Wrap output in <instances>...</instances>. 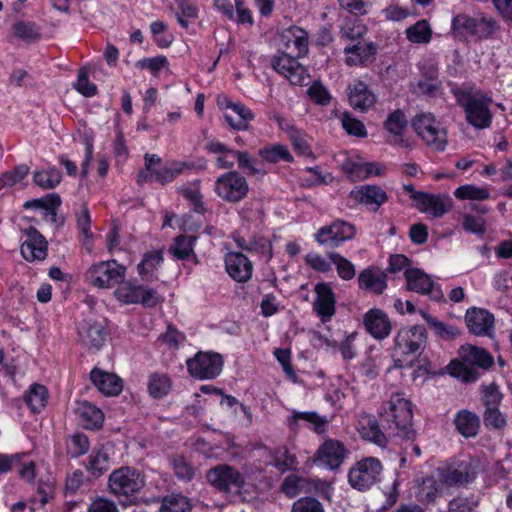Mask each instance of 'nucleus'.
Returning a JSON list of instances; mask_svg holds the SVG:
<instances>
[{"label":"nucleus","instance_id":"obj_61","mask_svg":"<svg viewBox=\"0 0 512 512\" xmlns=\"http://www.w3.org/2000/svg\"><path fill=\"white\" fill-rule=\"evenodd\" d=\"M144 161L145 167L137 175V183L139 185L155 181L152 177V167L159 166L162 163V159L158 155L149 153L144 155Z\"/></svg>","mask_w":512,"mask_h":512},{"label":"nucleus","instance_id":"obj_46","mask_svg":"<svg viewBox=\"0 0 512 512\" xmlns=\"http://www.w3.org/2000/svg\"><path fill=\"white\" fill-rule=\"evenodd\" d=\"M62 179L61 172L51 167L47 170L36 171L33 175L34 183L43 189H53L60 184Z\"/></svg>","mask_w":512,"mask_h":512},{"label":"nucleus","instance_id":"obj_18","mask_svg":"<svg viewBox=\"0 0 512 512\" xmlns=\"http://www.w3.org/2000/svg\"><path fill=\"white\" fill-rule=\"evenodd\" d=\"M26 240L21 244L22 257L28 262L43 261L48 255V242L34 227L25 230Z\"/></svg>","mask_w":512,"mask_h":512},{"label":"nucleus","instance_id":"obj_50","mask_svg":"<svg viewBox=\"0 0 512 512\" xmlns=\"http://www.w3.org/2000/svg\"><path fill=\"white\" fill-rule=\"evenodd\" d=\"M171 389V380L165 374L154 373L150 376L148 382V391L154 398L166 396Z\"/></svg>","mask_w":512,"mask_h":512},{"label":"nucleus","instance_id":"obj_33","mask_svg":"<svg viewBox=\"0 0 512 512\" xmlns=\"http://www.w3.org/2000/svg\"><path fill=\"white\" fill-rule=\"evenodd\" d=\"M358 283L361 289L380 295L387 288V276L382 271L367 268L360 272Z\"/></svg>","mask_w":512,"mask_h":512},{"label":"nucleus","instance_id":"obj_52","mask_svg":"<svg viewBox=\"0 0 512 512\" xmlns=\"http://www.w3.org/2000/svg\"><path fill=\"white\" fill-rule=\"evenodd\" d=\"M328 257L336 266L337 273L341 279L348 281L355 277V266L347 258L337 252L328 253Z\"/></svg>","mask_w":512,"mask_h":512},{"label":"nucleus","instance_id":"obj_38","mask_svg":"<svg viewBox=\"0 0 512 512\" xmlns=\"http://www.w3.org/2000/svg\"><path fill=\"white\" fill-rule=\"evenodd\" d=\"M196 240V236L179 235L174 239L173 244L169 248V252L177 260L192 259L197 263V255L194 252Z\"/></svg>","mask_w":512,"mask_h":512},{"label":"nucleus","instance_id":"obj_58","mask_svg":"<svg viewBox=\"0 0 512 512\" xmlns=\"http://www.w3.org/2000/svg\"><path fill=\"white\" fill-rule=\"evenodd\" d=\"M478 499L474 496L459 495L448 503V512H477Z\"/></svg>","mask_w":512,"mask_h":512},{"label":"nucleus","instance_id":"obj_29","mask_svg":"<svg viewBox=\"0 0 512 512\" xmlns=\"http://www.w3.org/2000/svg\"><path fill=\"white\" fill-rule=\"evenodd\" d=\"M356 201L371 206L374 211L388 200L386 192L376 185H362L353 189L350 193Z\"/></svg>","mask_w":512,"mask_h":512},{"label":"nucleus","instance_id":"obj_28","mask_svg":"<svg viewBox=\"0 0 512 512\" xmlns=\"http://www.w3.org/2000/svg\"><path fill=\"white\" fill-rule=\"evenodd\" d=\"M346 64L349 66L367 65L375 60L377 47L372 42H357L344 48Z\"/></svg>","mask_w":512,"mask_h":512},{"label":"nucleus","instance_id":"obj_64","mask_svg":"<svg viewBox=\"0 0 512 512\" xmlns=\"http://www.w3.org/2000/svg\"><path fill=\"white\" fill-rule=\"evenodd\" d=\"M291 512H324V508L317 499L303 497L293 503Z\"/></svg>","mask_w":512,"mask_h":512},{"label":"nucleus","instance_id":"obj_44","mask_svg":"<svg viewBox=\"0 0 512 512\" xmlns=\"http://www.w3.org/2000/svg\"><path fill=\"white\" fill-rule=\"evenodd\" d=\"M190 500L181 494H170L161 501L159 512H191Z\"/></svg>","mask_w":512,"mask_h":512},{"label":"nucleus","instance_id":"obj_54","mask_svg":"<svg viewBox=\"0 0 512 512\" xmlns=\"http://www.w3.org/2000/svg\"><path fill=\"white\" fill-rule=\"evenodd\" d=\"M179 12L176 13L178 23L183 28L189 27V19H196L198 16L197 7L193 0H175Z\"/></svg>","mask_w":512,"mask_h":512},{"label":"nucleus","instance_id":"obj_9","mask_svg":"<svg viewBox=\"0 0 512 512\" xmlns=\"http://www.w3.org/2000/svg\"><path fill=\"white\" fill-rule=\"evenodd\" d=\"M427 342V332L424 326L414 325L404 327L395 337L394 352L401 356L420 355Z\"/></svg>","mask_w":512,"mask_h":512},{"label":"nucleus","instance_id":"obj_25","mask_svg":"<svg viewBox=\"0 0 512 512\" xmlns=\"http://www.w3.org/2000/svg\"><path fill=\"white\" fill-rule=\"evenodd\" d=\"M80 341L88 349L99 350L105 343L107 332L105 327L93 320H84L78 327Z\"/></svg>","mask_w":512,"mask_h":512},{"label":"nucleus","instance_id":"obj_49","mask_svg":"<svg viewBox=\"0 0 512 512\" xmlns=\"http://www.w3.org/2000/svg\"><path fill=\"white\" fill-rule=\"evenodd\" d=\"M406 36L412 43H428L432 37V30L426 20H419L406 29Z\"/></svg>","mask_w":512,"mask_h":512},{"label":"nucleus","instance_id":"obj_30","mask_svg":"<svg viewBox=\"0 0 512 512\" xmlns=\"http://www.w3.org/2000/svg\"><path fill=\"white\" fill-rule=\"evenodd\" d=\"M407 118L401 109L391 112L384 122V128L393 136V143L402 148H409L410 143L403 137L407 128Z\"/></svg>","mask_w":512,"mask_h":512},{"label":"nucleus","instance_id":"obj_48","mask_svg":"<svg viewBox=\"0 0 512 512\" xmlns=\"http://www.w3.org/2000/svg\"><path fill=\"white\" fill-rule=\"evenodd\" d=\"M88 437L83 433H75L66 440V451L71 458H77L89 451Z\"/></svg>","mask_w":512,"mask_h":512},{"label":"nucleus","instance_id":"obj_26","mask_svg":"<svg viewBox=\"0 0 512 512\" xmlns=\"http://www.w3.org/2000/svg\"><path fill=\"white\" fill-rule=\"evenodd\" d=\"M233 240L237 247L249 253H255L269 261L273 257L272 243L266 237L261 235H252L248 239L239 233L233 235Z\"/></svg>","mask_w":512,"mask_h":512},{"label":"nucleus","instance_id":"obj_41","mask_svg":"<svg viewBox=\"0 0 512 512\" xmlns=\"http://www.w3.org/2000/svg\"><path fill=\"white\" fill-rule=\"evenodd\" d=\"M48 390L44 385L33 384L25 394V402L34 413L44 409L48 401Z\"/></svg>","mask_w":512,"mask_h":512},{"label":"nucleus","instance_id":"obj_24","mask_svg":"<svg viewBox=\"0 0 512 512\" xmlns=\"http://www.w3.org/2000/svg\"><path fill=\"white\" fill-rule=\"evenodd\" d=\"M465 322L469 331L477 336L489 335L494 328L493 314L482 308H469L465 314Z\"/></svg>","mask_w":512,"mask_h":512},{"label":"nucleus","instance_id":"obj_12","mask_svg":"<svg viewBox=\"0 0 512 512\" xmlns=\"http://www.w3.org/2000/svg\"><path fill=\"white\" fill-rule=\"evenodd\" d=\"M223 358L215 352H198L186 361L189 374L196 379H214L222 371Z\"/></svg>","mask_w":512,"mask_h":512},{"label":"nucleus","instance_id":"obj_56","mask_svg":"<svg viewBox=\"0 0 512 512\" xmlns=\"http://www.w3.org/2000/svg\"><path fill=\"white\" fill-rule=\"evenodd\" d=\"M162 261L163 256L160 251L146 253L137 267L139 275L142 279L147 280L148 276L162 263Z\"/></svg>","mask_w":512,"mask_h":512},{"label":"nucleus","instance_id":"obj_5","mask_svg":"<svg viewBox=\"0 0 512 512\" xmlns=\"http://www.w3.org/2000/svg\"><path fill=\"white\" fill-rule=\"evenodd\" d=\"M411 125L431 150L436 152L445 150L448 143L447 131L432 113L422 112L415 115Z\"/></svg>","mask_w":512,"mask_h":512},{"label":"nucleus","instance_id":"obj_22","mask_svg":"<svg viewBox=\"0 0 512 512\" xmlns=\"http://www.w3.org/2000/svg\"><path fill=\"white\" fill-rule=\"evenodd\" d=\"M314 291L316 293V299L313 304V309L321 318L322 322H327L336 312L334 292L329 284L325 282L317 283Z\"/></svg>","mask_w":512,"mask_h":512},{"label":"nucleus","instance_id":"obj_19","mask_svg":"<svg viewBox=\"0 0 512 512\" xmlns=\"http://www.w3.org/2000/svg\"><path fill=\"white\" fill-rule=\"evenodd\" d=\"M280 41L288 55L303 57L309 50L308 33L301 27L291 26L280 34Z\"/></svg>","mask_w":512,"mask_h":512},{"label":"nucleus","instance_id":"obj_1","mask_svg":"<svg viewBox=\"0 0 512 512\" xmlns=\"http://www.w3.org/2000/svg\"><path fill=\"white\" fill-rule=\"evenodd\" d=\"M381 409V419L391 437L405 442L415 441L412 403L402 393L391 395Z\"/></svg>","mask_w":512,"mask_h":512},{"label":"nucleus","instance_id":"obj_45","mask_svg":"<svg viewBox=\"0 0 512 512\" xmlns=\"http://www.w3.org/2000/svg\"><path fill=\"white\" fill-rule=\"evenodd\" d=\"M193 164L185 161H173L168 166L160 167V172L156 173V181L162 185L172 182L185 169H191Z\"/></svg>","mask_w":512,"mask_h":512},{"label":"nucleus","instance_id":"obj_47","mask_svg":"<svg viewBox=\"0 0 512 512\" xmlns=\"http://www.w3.org/2000/svg\"><path fill=\"white\" fill-rule=\"evenodd\" d=\"M292 418L295 422L299 420H304L310 424H312V429L317 434H323L327 431L328 428V419L326 416H320L315 411H295L292 415Z\"/></svg>","mask_w":512,"mask_h":512},{"label":"nucleus","instance_id":"obj_32","mask_svg":"<svg viewBox=\"0 0 512 512\" xmlns=\"http://www.w3.org/2000/svg\"><path fill=\"white\" fill-rule=\"evenodd\" d=\"M75 414L87 429L100 428L104 420L102 411L88 401L77 402Z\"/></svg>","mask_w":512,"mask_h":512},{"label":"nucleus","instance_id":"obj_63","mask_svg":"<svg viewBox=\"0 0 512 512\" xmlns=\"http://www.w3.org/2000/svg\"><path fill=\"white\" fill-rule=\"evenodd\" d=\"M305 485V479L297 474L288 475L281 484V491L288 497L297 496Z\"/></svg>","mask_w":512,"mask_h":512},{"label":"nucleus","instance_id":"obj_23","mask_svg":"<svg viewBox=\"0 0 512 512\" xmlns=\"http://www.w3.org/2000/svg\"><path fill=\"white\" fill-rule=\"evenodd\" d=\"M350 106L360 112H366L376 103V95L362 80H356L347 88Z\"/></svg>","mask_w":512,"mask_h":512},{"label":"nucleus","instance_id":"obj_8","mask_svg":"<svg viewBox=\"0 0 512 512\" xmlns=\"http://www.w3.org/2000/svg\"><path fill=\"white\" fill-rule=\"evenodd\" d=\"M114 296L124 304L140 303L147 308L155 307L162 301L161 296L156 290L124 280L118 284L114 291Z\"/></svg>","mask_w":512,"mask_h":512},{"label":"nucleus","instance_id":"obj_42","mask_svg":"<svg viewBox=\"0 0 512 512\" xmlns=\"http://www.w3.org/2000/svg\"><path fill=\"white\" fill-rule=\"evenodd\" d=\"M441 494V486L433 476H427L422 479L418 487L416 497L425 504L435 502L436 498Z\"/></svg>","mask_w":512,"mask_h":512},{"label":"nucleus","instance_id":"obj_10","mask_svg":"<svg viewBox=\"0 0 512 512\" xmlns=\"http://www.w3.org/2000/svg\"><path fill=\"white\" fill-rule=\"evenodd\" d=\"M207 481L223 493L240 492L245 485V477L235 467L219 464L207 471Z\"/></svg>","mask_w":512,"mask_h":512},{"label":"nucleus","instance_id":"obj_55","mask_svg":"<svg viewBox=\"0 0 512 512\" xmlns=\"http://www.w3.org/2000/svg\"><path fill=\"white\" fill-rule=\"evenodd\" d=\"M169 463L179 480L190 481L193 478L194 468L182 455L172 456Z\"/></svg>","mask_w":512,"mask_h":512},{"label":"nucleus","instance_id":"obj_7","mask_svg":"<svg viewBox=\"0 0 512 512\" xmlns=\"http://www.w3.org/2000/svg\"><path fill=\"white\" fill-rule=\"evenodd\" d=\"M382 470V464L377 458L366 457L350 468L348 481L354 489L366 491L377 483Z\"/></svg>","mask_w":512,"mask_h":512},{"label":"nucleus","instance_id":"obj_37","mask_svg":"<svg viewBox=\"0 0 512 512\" xmlns=\"http://www.w3.org/2000/svg\"><path fill=\"white\" fill-rule=\"evenodd\" d=\"M261 161L267 164H277L281 161L292 163L294 157L288 147L281 143L268 144L258 150Z\"/></svg>","mask_w":512,"mask_h":512},{"label":"nucleus","instance_id":"obj_39","mask_svg":"<svg viewBox=\"0 0 512 512\" xmlns=\"http://www.w3.org/2000/svg\"><path fill=\"white\" fill-rule=\"evenodd\" d=\"M110 466V454L105 448H101L89 456L86 469L92 476L98 478L107 472Z\"/></svg>","mask_w":512,"mask_h":512},{"label":"nucleus","instance_id":"obj_40","mask_svg":"<svg viewBox=\"0 0 512 512\" xmlns=\"http://www.w3.org/2000/svg\"><path fill=\"white\" fill-rule=\"evenodd\" d=\"M13 34L22 41L30 44L42 38L41 28L32 21L19 20L12 25Z\"/></svg>","mask_w":512,"mask_h":512},{"label":"nucleus","instance_id":"obj_16","mask_svg":"<svg viewBox=\"0 0 512 512\" xmlns=\"http://www.w3.org/2000/svg\"><path fill=\"white\" fill-rule=\"evenodd\" d=\"M347 453L348 450L342 442L335 439H327L314 453L313 462L329 470H336L344 462Z\"/></svg>","mask_w":512,"mask_h":512},{"label":"nucleus","instance_id":"obj_3","mask_svg":"<svg viewBox=\"0 0 512 512\" xmlns=\"http://www.w3.org/2000/svg\"><path fill=\"white\" fill-rule=\"evenodd\" d=\"M459 357L461 362H450V373L455 377H461L466 382L476 380L477 373L474 366L488 370L494 363L493 357L487 350L470 344L460 347Z\"/></svg>","mask_w":512,"mask_h":512},{"label":"nucleus","instance_id":"obj_59","mask_svg":"<svg viewBox=\"0 0 512 512\" xmlns=\"http://www.w3.org/2000/svg\"><path fill=\"white\" fill-rule=\"evenodd\" d=\"M345 171L352 181L367 179L372 174H377L372 163L351 162L345 165Z\"/></svg>","mask_w":512,"mask_h":512},{"label":"nucleus","instance_id":"obj_20","mask_svg":"<svg viewBox=\"0 0 512 512\" xmlns=\"http://www.w3.org/2000/svg\"><path fill=\"white\" fill-rule=\"evenodd\" d=\"M228 275L238 283L249 281L253 273V263L241 252H228L224 257Z\"/></svg>","mask_w":512,"mask_h":512},{"label":"nucleus","instance_id":"obj_62","mask_svg":"<svg viewBox=\"0 0 512 512\" xmlns=\"http://www.w3.org/2000/svg\"><path fill=\"white\" fill-rule=\"evenodd\" d=\"M136 67L140 69H147L153 75H157L161 70L167 68L169 65L168 59L164 55L156 57L143 58L136 62Z\"/></svg>","mask_w":512,"mask_h":512},{"label":"nucleus","instance_id":"obj_60","mask_svg":"<svg viewBox=\"0 0 512 512\" xmlns=\"http://www.w3.org/2000/svg\"><path fill=\"white\" fill-rule=\"evenodd\" d=\"M273 457L275 467L281 471L294 469L298 464L296 456L285 446L275 449Z\"/></svg>","mask_w":512,"mask_h":512},{"label":"nucleus","instance_id":"obj_35","mask_svg":"<svg viewBox=\"0 0 512 512\" xmlns=\"http://www.w3.org/2000/svg\"><path fill=\"white\" fill-rule=\"evenodd\" d=\"M453 422L457 432L465 438L475 437L479 432L480 418L467 409L458 411Z\"/></svg>","mask_w":512,"mask_h":512},{"label":"nucleus","instance_id":"obj_4","mask_svg":"<svg viewBox=\"0 0 512 512\" xmlns=\"http://www.w3.org/2000/svg\"><path fill=\"white\" fill-rule=\"evenodd\" d=\"M457 103L464 109L466 121L476 129H487L492 123L491 98L471 94L457 89L454 91Z\"/></svg>","mask_w":512,"mask_h":512},{"label":"nucleus","instance_id":"obj_2","mask_svg":"<svg viewBox=\"0 0 512 512\" xmlns=\"http://www.w3.org/2000/svg\"><path fill=\"white\" fill-rule=\"evenodd\" d=\"M144 486V475L129 466L115 469L107 480L108 492L124 505L133 504Z\"/></svg>","mask_w":512,"mask_h":512},{"label":"nucleus","instance_id":"obj_13","mask_svg":"<svg viewBox=\"0 0 512 512\" xmlns=\"http://www.w3.org/2000/svg\"><path fill=\"white\" fill-rule=\"evenodd\" d=\"M478 475V462L469 459L457 461L439 469L440 481L447 487H459L473 482Z\"/></svg>","mask_w":512,"mask_h":512},{"label":"nucleus","instance_id":"obj_34","mask_svg":"<svg viewBox=\"0 0 512 512\" xmlns=\"http://www.w3.org/2000/svg\"><path fill=\"white\" fill-rule=\"evenodd\" d=\"M420 196L421 199L416 205L417 209L435 218L442 217L451 209L449 199H443L441 196L429 193Z\"/></svg>","mask_w":512,"mask_h":512},{"label":"nucleus","instance_id":"obj_21","mask_svg":"<svg viewBox=\"0 0 512 512\" xmlns=\"http://www.w3.org/2000/svg\"><path fill=\"white\" fill-rule=\"evenodd\" d=\"M365 330L375 339L384 340L392 331V323L388 315L381 309L373 308L363 316Z\"/></svg>","mask_w":512,"mask_h":512},{"label":"nucleus","instance_id":"obj_27","mask_svg":"<svg viewBox=\"0 0 512 512\" xmlns=\"http://www.w3.org/2000/svg\"><path fill=\"white\" fill-rule=\"evenodd\" d=\"M90 380L94 386L106 396H115L121 393L123 381L114 373L94 368L90 372Z\"/></svg>","mask_w":512,"mask_h":512},{"label":"nucleus","instance_id":"obj_36","mask_svg":"<svg viewBox=\"0 0 512 512\" xmlns=\"http://www.w3.org/2000/svg\"><path fill=\"white\" fill-rule=\"evenodd\" d=\"M358 431L364 440L370 441L380 448L387 446L386 435L380 429L377 420L371 416H366L359 422Z\"/></svg>","mask_w":512,"mask_h":512},{"label":"nucleus","instance_id":"obj_15","mask_svg":"<svg viewBox=\"0 0 512 512\" xmlns=\"http://www.w3.org/2000/svg\"><path fill=\"white\" fill-rule=\"evenodd\" d=\"M299 57L281 53L272 60L273 69L283 75L292 85H306L310 75L303 65L298 62Z\"/></svg>","mask_w":512,"mask_h":512},{"label":"nucleus","instance_id":"obj_6","mask_svg":"<svg viewBox=\"0 0 512 512\" xmlns=\"http://www.w3.org/2000/svg\"><path fill=\"white\" fill-rule=\"evenodd\" d=\"M126 276V267L116 260L100 261L89 267L85 274L86 281L100 289L112 288Z\"/></svg>","mask_w":512,"mask_h":512},{"label":"nucleus","instance_id":"obj_51","mask_svg":"<svg viewBox=\"0 0 512 512\" xmlns=\"http://www.w3.org/2000/svg\"><path fill=\"white\" fill-rule=\"evenodd\" d=\"M454 196L459 200L483 201L490 197V192L487 188L484 187H477L472 184H465L458 187L454 191Z\"/></svg>","mask_w":512,"mask_h":512},{"label":"nucleus","instance_id":"obj_17","mask_svg":"<svg viewBox=\"0 0 512 512\" xmlns=\"http://www.w3.org/2000/svg\"><path fill=\"white\" fill-rule=\"evenodd\" d=\"M407 289L419 294L429 295L433 301L444 302L445 297L440 288L429 275L417 268H407L404 272Z\"/></svg>","mask_w":512,"mask_h":512},{"label":"nucleus","instance_id":"obj_31","mask_svg":"<svg viewBox=\"0 0 512 512\" xmlns=\"http://www.w3.org/2000/svg\"><path fill=\"white\" fill-rule=\"evenodd\" d=\"M205 149L209 153L216 155L215 164L219 169L228 170L234 167L238 150H234L215 139L207 141Z\"/></svg>","mask_w":512,"mask_h":512},{"label":"nucleus","instance_id":"obj_53","mask_svg":"<svg viewBox=\"0 0 512 512\" xmlns=\"http://www.w3.org/2000/svg\"><path fill=\"white\" fill-rule=\"evenodd\" d=\"M236 160L238 168L249 175L264 176L268 173L266 169L257 164V161L247 151H237Z\"/></svg>","mask_w":512,"mask_h":512},{"label":"nucleus","instance_id":"obj_43","mask_svg":"<svg viewBox=\"0 0 512 512\" xmlns=\"http://www.w3.org/2000/svg\"><path fill=\"white\" fill-rule=\"evenodd\" d=\"M420 315L426 321L429 328L433 330L434 333L442 339L452 340L459 334V332L454 326L438 320L437 318L431 316L430 314L423 310H420Z\"/></svg>","mask_w":512,"mask_h":512},{"label":"nucleus","instance_id":"obj_11","mask_svg":"<svg viewBox=\"0 0 512 512\" xmlns=\"http://www.w3.org/2000/svg\"><path fill=\"white\" fill-rule=\"evenodd\" d=\"M215 192L224 201L237 203L247 196L249 185L239 172L229 171L217 178Z\"/></svg>","mask_w":512,"mask_h":512},{"label":"nucleus","instance_id":"obj_57","mask_svg":"<svg viewBox=\"0 0 512 512\" xmlns=\"http://www.w3.org/2000/svg\"><path fill=\"white\" fill-rule=\"evenodd\" d=\"M181 195L194 205V211L203 213L205 208L200 191V180H195L190 186H184L179 189Z\"/></svg>","mask_w":512,"mask_h":512},{"label":"nucleus","instance_id":"obj_14","mask_svg":"<svg viewBox=\"0 0 512 512\" xmlns=\"http://www.w3.org/2000/svg\"><path fill=\"white\" fill-rule=\"evenodd\" d=\"M355 235L356 227L352 223L336 219L330 225L319 228L314 238L320 245L337 248L344 242L352 240Z\"/></svg>","mask_w":512,"mask_h":512}]
</instances>
